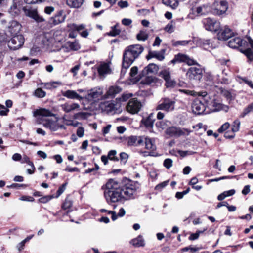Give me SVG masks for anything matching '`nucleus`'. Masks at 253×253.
<instances>
[{
  "label": "nucleus",
  "instance_id": "obj_1",
  "mask_svg": "<svg viewBox=\"0 0 253 253\" xmlns=\"http://www.w3.org/2000/svg\"><path fill=\"white\" fill-rule=\"evenodd\" d=\"M140 185L137 181H133L126 177L123 178L120 183L113 179H110L106 184L104 195L109 204L122 199L134 198L136 190Z\"/></svg>",
  "mask_w": 253,
  "mask_h": 253
},
{
  "label": "nucleus",
  "instance_id": "obj_2",
  "mask_svg": "<svg viewBox=\"0 0 253 253\" xmlns=\"http://www.w3.org/2000/svg\"><path fill=\"white\" fill-rule=\"evenodd\" d=\"M247 41L239 37L231 39L228 42V46L232 48L240 47V51L248 58L249 61L253 62V40L247 37Z\"/></svg>",
  "mask_w": 253,
  "mask_h": 253
},
{
  "label": "nucleus",
  "instance_id": "obj_3",
  "mask_svg": "<svg viewBox=\"0 0 253 253\" xmlns=\"http://www.w3.org/2000/svg\"><path fill=\"white\" fill-rule=\"evenodd\" d=\"M142 52V47L140 45H132L127 47L123 53L122 68L128 69Z\"/></svg>",
  "mask_w": 253,
  "mask_h": 253
},
{
  "label": "nucleus",
  "instance_id": "obj_4",
  "mask_svg": "<svg viewBox=\"0 0 253 253\" xmlns=\"http://www.w3.org/2000/svg\"><path fill=\"white\" fill-rule=\"evenodd\" d=\"M12 36L13 37L8 42V46L10 49L16 50L21 48L23 45L24 38L21 34Z\"/></svg>",
  "mask_w": 253,
  "mask_h": 253
},
{
  "label": "nucleus",
  "instance_id": "obj_5",
  "mask_svg": "<svg viewBox=\"0 0 253 253\" xmlns=\"http://www.w3.org/2000/svg\"><path fill=\"white\" fill-rule=\"evenodd\" d=\"M191 131L186 128H180L175 126H170L167 128L165 133L170 137H178L182 135H188Z\"/></svg>",
  "mask_w": 253,
  "mask_h": 253
},
{
  "label": "nucleus",
  "instance_id": "obj_6",
  "mask_svg": "<svg viewBox=\"0 0 253 253\" xmlns=\"http://www.w3.org/2000/svg\"><path fill=\"white\" fill-rule=\"evenodd\" d=\"M228 3L225 0L216 1L212 5V12L214 15H221L228 9Z\"/></svg>",
  "mask_w": 253,
  "mask_h": 253
},
{
  "label": "nucleus",
  "instance_id": "obj_7",
  "mask_svg": "<svg viewBox=\"0 0 253 253\" xmlns=\"http://www.w3.org/2000/svg\"><path fill=\"white\" fill-rule=\"evenodd\" d=\"M162 103L156 107V110H164L167 112L173 111L174 109L175 101L168 98H165L161 100Z\"/></svg>",
  "mask_w": 253,
  "mask_h": 253
},
{
  "label": "nucleus",
  "instance_id": "obj_8",
  "mask_svg": "<svg viewBox=\"0 0 253 253\" xmlns=\"http://www.w3.org/2000/svg\"><path fill=\"white\" fill-rule=\"evenodd\" d=\"M203 23L207 30L216 32L220 29V23L214 19L206 18L203 20Z\"/></svg>",
  "mask_w": 253,
  "mask_h": 253
},
{
  "label": "nucleus",
  "instance_id": "obj_9",
  "mask_svg": "<svg viewBox=\"0 0 253 253\" xmlns=\"http://www.w3.org/2000/svg\"><path fill=\"white\" fill-rule=\"evenodd\" d=\"M24 14L33 19H34L37 22H41L43 21L44 19L40 16L36 9L32 8L30 6H26L22 7Z\"/></svg>",
  "mask_w": 253,
  "mask_h": 253
},
{
  "label": "nucleus",
  "instance_id": "obj_10",
  "mask_svg": "<svg viewBox=\"0 0 253 253\" xmlns=\"http://www.w3.org/2000/svg\"><path fill=\"white\" fill-rule=\"evenodd\" d=\"M202 75L203 69L199 65H198V67H190L186 73L187 77L190 79H201Z\"/></svg>",
  "mask_w": 253,
  "mask_h": 253
},
{
  "label": "nucleus",
  "instance_id": "obj_11",
  "mask_svg": "<svg viewBox=\"0 0 253 253\" xmlns=\"http://www.w3.org/2000/svg\"><path fill=\"white\" fill-rule=\"evenodd\" d=\"M142 106L140 102L136 98L130 99L126 105V110L128 112L135 114L138 113Z\"/></svg>",
  "mask_w": 253,
  "mask_h": 253
},
{
  "label": "nucleus",
  "instance_id": "obj_12",
  "mask_svg": "<svg viewBox=\"0 0 253 253\" xmlns=\"http://www.w3.org/2000/svg\"><path fill=\"white\" fill-rule=\"evenodd\" d=\"M192 112L197 115H201L206 109L205 105L199 99L194 100L191 105Z\"/></svg>",
  "mask_w": 253,
  "mask_h": 253
},
{
  "label": "nucleus",
  "instance_id": "obj_13",
  "mask_svg": "<svg viewBox=\"0 0 253 253\" xmlns=\"http://www.w3.org/2000/svg\"><path fill=\"white\" fill-rule=\"evenodd\" d=\"M220 31L218 33V39L219 40L226 41L233 36V32L227 26L220 28Z\"/></svg>",
  "mask_w": 253,
  "mask_h": 253
},
{
  "label": "nucleus",
  "instance_id": "obj_14",
  "mask_svg": "<svg viewBox=\"0 0 253 253\" xmlns=\"http://www.w3.org/2000/svg\"><path fill=\"white\" fill-rule=\"evenodd\" d=\"M186 62L188 65L197 64L196 61L190 59L187 56L180 53L175 55L173 59L170 61V63L175 64L176 62Z\"/></svg>",
  "mask_w": 253,
  "mask_h": 253
},
{
  "label": "nucleus",
  "instance_id": "obj_15",
  "mask_svg": "<svg viewBox=\"0 0 253 253\" xmlns=\"http://www.w3.org/2000/svg\"><path fill=\"white\" fill-rule=\"evenodd\" d=\"M102 90L100 88H94L91 89L85 98L89 101H96L102 96Z\"/></svg>",
  "mask_w": 253,
  "mask_h": 253
},
{
  "label": "nucleus",
  "instance_id": "obj_16",
  "mask_svg": "<svg viewBox=\"0 0 253 253\" xmlns=\"http://www.w3.org/2000/svg\"><path fill=\"white\" fill-rule=\"evenodd\" d=\"M122 139H123L122 142H126L128 146H137L142 143V137L141 136L139 137V140L137 139L136 136L124 137Z\"/></svg>",
  "mask_w": 253,
  "mask_h": 253
},
{
  "label": "nucleus",
  "instance_id": "obj_17",
  "mask_svg": "<svg viewBox=\"0 0 253 253\" xmlns=\"http://www.w3.org/2000/svg\"><path fill=\"white\" fill-rule=\"evenodd\" d=\"M97 71L100 77H105V76L111 73V70L109 64L106 63H101L97 67Z\"/></svg>",
  "mask_w": 253,
  "mask_h": 253
},
{
  "label": "nucleus",
  "instance_id": "obj_18",
  "mask_svg": "<svg viewBox=\"0 0 253 253\" xmlns=\"http://www.w3.org/2000/svg\"><path fill=\"white\" fill-rule=\"evenodd\" d=\"M21 25L16 21L12 20L9 22L8 25V32L11 36L17 35L21 29Z\"/></svg>",
  "mask_w": 253,
  "mask_h": 253
},
{
  "label": "nucleus",
  "instance_id": "obj_19",
  "mask_svg": "<svg viewBox=\"0 0 253 253\" xmlns=\"http://www.w3.org/2000/svg\"><path fill=\"white\" fill-rule=\"evenodd\" d=\"M34 115L36 117H39L38 119L42 120L43 117L55 116V115L52 113L50 110L42 108L37 109L34 111Z\"/></svg>",
  "mask_w": 253,
  "mask_h": 253
},
{
  "label": "nucleus",
  "instance_id": "obj_20",
  "mask_svg": "<svg viewBox=\"0 0 253 253\" xmlns=\"http://www.w3.org/2000/svg\"><path fill=\"white\" fill-rule=\"evenodd\" d=\"M166 50L162 49L160 51H149L148 55L146 56L147 60L152 58H156L159 61H162L165 58L164 54Z\"/></svg>",
  "mask_w": 253,
  "mask_h": 253
},
{
  "label": "nucleus",
  "instance_id": "obj_21",
  "mask_svg": "<svg viewBox=\"0 0 253 253\" xmlns=\"http://www.w3.org/2000/svg\"><path fill=\"white\" fill-rule=\"evenodd\" d=\"M154 121L155 118L153 113H151L145 120H143V125L150 132H152Z\"/></svg>",
  "mask_w": 253,
  "mask_h": 253
},
{
  "label": "nucleus",
  "instance_id": "obj_22",
  "mask_svg": "<svg viewBox=\"0 0 253 253\" xmlns=\"http://www.w3.org/2000/svg\"><path fill=\"white\" fill-rule=\"evenodd\" d=\"M57 120L53 121L51 119H45L43 123L44 127L49 128L51 131H55L58 130L56 126Z\"/></svg>",
  "mask_w": 253,
  "mask_h": 253
},
{
  "label": "nucleus",
  "instance_id": "obj_23",
  "mask_svg": "<svg viewBox=\"0 0 253 253\" xmlns=\"http://www.w3.org/2000/svg\"><path fill=\"white\" fill-rule=\"evenodd\" d=\"M63 96L72 99L81 100L83 97L79 95L75 91L68 90L63 93Z\"/></svg>",
  "mask_w": 253,
  "mask_h": 253
},
{
  "label": "nucleus",
  "instance_id": "obj_24",
  "mask_svg": "<svg viewBox=\"0 0 253 253\" xmlns=\"http://www.w3.org/2000/svg\"><path fill=\"white\" fill-rule=\"evenodd\" d=\"M84 0H66L67 4L71 8H78L81 6Z\"/></svg>",
  "mask_w": 253,
  "mask_h": 253
},
{
  "label": "nucleus",
  "instance_id": "obj_25",
  "mask_svg": "<svg viewBox=\"0 0 253 253\" xmlns=\"http://www.w3.org/2000/svg\"><path fill=\"white\" fill-rule=\"evenodd\" d=\"M19 3V2H14L12 5L11 6L9 11L12 15L15 16L19 14L21 8Z\"/></svg>",
  "mask_w": 253,
  "mask_h": 253
},
{
  "label": "nucleus",
  "instance_id": "obj_26",
  "mask_svg": "<svg viewBox=\"0 0 253 253\" xmlns=\"http://www.w3.org/2000/svg\"><path fill=\"white\" fill-rule=\"evenodd\" d=\"M79 107L80 106L77 103H65L62 105V108L63 110L67 113L73 111L76 109L79 108Z\"/></svg>",
  "mask_w": 253,
  "mask_h": 253
},
{
  "label": "nucleus",
  "instance_id": "obj_27",
  "mask_svg": "<svg viewBox=\"0 0 253 253\" xmlns=\"http://www.w3.org/2000/svg\"><path fill=\"white\" fill-rule=\"evenodd\" d=\"M101 107L106 112H110L114 110L115 104L112 102L106 101L102 104Z\"/></svg>",
  "mask_w": 253,
  "mask_h": 253
},
{
  "label": "nucleus",
  "instance_id": "obj_28",
  "mask_svg": "<svg viewBox=\"0 0 253 253\" xmlns=\"http://www.w3.org/2000/svg\"><path fill=\"white\" fill-rule=\"evenodd\" d=\"M121 88L117 86H112L109 87L108 90L107 92L108 96L111 97H114V96L121 91Z\"/></svg>",
  "mask_w": 253,
  "mask_h": 253
},
{
  "label": "nucleus",
  "instance_id": "obj_29",
  "mask_svg": "<svg viewBox=\"0 0 253 253\" xmlns=\"http://www.w3.org/2000/svg\"><path fill=\"white\" fill-rule=\"evenodd\" d=\"M145 69L148 74H155L158 72L159 67L155 64L150 63L145 68Z\"/></svg>",
  "mask_w": 253,
  "mask_h": 253
},
{
  "label": "nucleus",
  "instance_id": "obj_30",
  "mask_svg": "<svg viewBox=\"0 0 253 253\" xmlns=\"http://www.w3.org/2000/svg\"><path fill=\"white\" fill-rule=\"evenodd\" d=\"M134 247H140L142 246V236L139 235L137 238L133 239L130 242Z\"/></svg>",
  "mask_w": 253,
  "mask_h": 253
},
{
  "label": "nucleus",
  "instance_id": "obj_31",
  "mask_svg": "<svg viewBox=\"0 0 253 253\" xmlns=\"http://www.w3.org/2000/svg\"><path fill=\"white\" fill-rule=\"evenodd\" d=\"M145 148L148 150H154L156 149V146L154 144V141L152 139L145 138Z\"/></svg>",
  "mask_w": 253,
  "mask_h": 253
},
{
  "label": "nucleus",
  "instance_id": "obj_32",
  "mask_svg": "<svg viewBox=\"0 0 253 253\" xmlns=\"http://www.w3.org/2000/svg\"><path fill=\"white\" fill-rule=\"evenodd\" d=\"M159 76L164 79H170V71L169 68L164 69L159 73Z\"/></svg>",
  "mask_w": 253,
  "mask_h": 253
},
{
  "label": "nucleus",
  "instance_id": "obj_33",
  "mask_svg": "<svg viewBox=\"0 0 253 253\" xmlns=\"http://www.w3.org/2000/svg\"><path fill=\"white\" fill-rule=\"evenodd\" d=\"M173 0H162V3L166 6H169L173 9H175L178 5V2L175 0L173 3H172Z\"/></svg>",
  "mask_w": 253,
  "mask_h": 253
},
{
  "label": "nucleus",
  "instance_id": "obj_34",
  "mask_svg": "<svg viewBox=\"0 0 253 253\" xmlns=\"http://www.w3.org/2000/svg\"><path fill=\"white\" fill-rule=\"evenodd\" d=\"M61 83L59 82H51L44 84V87L46 89H51L57 87V85L60 84Z\"/></svg>",
  "mask_w": 253,
  "mask_h": 253
},
{
  "label": "nucleus",
  "instance_id": "obj_35",
  "mask_svg": "<svg viewBox=\"0 0 253 253\" xmlns=\"http://www.w3.org/2000/svg\"><path fill=\"white\" fill-rule=\"evenodd\" d=\"M62 11H60L58 15H56L54 18L55 24L61 23L64 21L65 15H62Z\"/></svg>",
  "mask_w": 253,
  "mask_h": 253
},
{
  "label": "nucleus",
  "instance_id": "obj_36",
  "mask_svg": "<svg viewBox=\"0 0 253 253\" xmlns=\"http://www.w3.org/2000/svg\"><path fill=\"white\" fill-rule=\"evenodd\" d=\"M116 153H117V152L116 150H110L108 152L107 157H108L109 159H110V160H113L114 161H118L119 158L115 156Z\"/></svg>",
  "mask_w": 253,
  "mask_h": 253
},
{
  "label": "nucleus",
  "instance_id": "obj_37",
  "mask_svg": "<svg viewBox=\"0 0 253 253\" xmlns=\"http://www.w3.org/2000/svg\"><path fill=\"white\" fill-rule=\"evenodd\" d=\"M172 45L174 46H178L179 45L184 46V45L188 44L189 43L190 41H187V40L177 41H172Z\"/></svg>",
  "mask_w": 253,
  "mask_h": 253
},
{
  "label": "nucleus",
  "instance_id": "obj_38",
  "mask_svg": "<svg viewBox=\"0 0 253 253\" xmlns=\"http://www.w3.org/2000/svg\"><path fill=\"white\" fill-rule=\"evenodd\" d=\"M240 126V122L239 120H236L234 121L233 125H232V131L233 132H237L239 130Z\"/></svg>",
  "mask_w": 253,
  "mask_h": 253
},
{
  "label": "nucleus",
  "instance_id": "obj_39",
  "mask_svg": "<svg viewBox=\"0 0 253 253\" xmlns=\"http://www.w3.org/2000/svg\"><path fill=\"white\" fill-rule=\"evenodd\" d=\"M207 7L205 5L199 6L196 8V12L200 15H204L207 12Z\"/></svg>",
  "mask_w": 253,
  "mask_h": 253
},
{
  "label": "nucleus",
  "instance_id": "obj_40",
  "mask_svg": "<svg viewBox=\"0 0 253 253\" xmlns=\"http://www.w3.org/2000/svg\"><path fill=\"white\" fill-rule=\"evenodd\" d=\"M165 85L167 87L177 88V80H166Z\"/></svg>",
  "mask_w": 253,
  "mask_h": 253
},
{
  "label": "nucleus",
  "instance_id": "obj_41",
  "mask_svg": "<svg viewBox=\"0 0 253 253\" xmlns=\"http://www.w3.org/2000/svg\"><path fill=\"white\" fill-rule=\"evenodd\" d=\"M46 93L41 88L37 89L34 92V95L39 98H43L45 96Z\"/></svg>",
  "mask_w": 253,
  "mask_h": 253
},
{
  "label": "nucleus",
  "instance_id": "obj_42",
  "mask_svg": "<svg viewBox=\"0 0 253 253\" xmlns=\"http://www.w3.org/2000/svg\"><path fill=\"white\" fill-rule=\"evenodd\" d=\"M54 197L53 195L44 196L40 198L39 199V202L42 203H46Z\"/></svg>",
  "mask_w": 253,
  "mask_h": 253
},
{
  "label": "nucleus",
  "instance_id": "obj_43",
  "mask_svg": "<svg viewBox=\"0 0 253 253\" xmlns=\"http://www.w3.org/2000/svg\"><path fill=\"white\" fill-rule=\"evenodd\" d=\"M67 184V183H65L59 187L56 192V195L55 196L56 198H58V197H59L64 192L66 189Z\"/></svg>",
  "mask_w": 253,
  "mask_h": 253
},
{
  "label": "nucleus",
  "instance_id": "obj_44",
  "mask_svg": "<svg viewBox=\"0 0 253 253\" xmlns=\"http://www.w3.org/2000/svg\"><path fill=\"white\" fill-rule=\"evenodd\" d=\"M71 28L73 30H76L78 32H80L81 30H83L85 29V25L84 24H80L78 25L76 24H73L71 25Z\"/></svg>",
  "mask_w": 253,
  "mask_h": 253
},
{
  "label": "nucleus",
  "instance_id": "obj_45",
  "mask_svg": "<svg viewBox=\"0 0 253 253\" xmlns=\"http://www.w3.org/2000/svg\"><path fill=\"white\" fill-rule=\"evenodd\" d=\"M72 206V202L69 200L66 199L62 205V208L64 210L68 209Z\"/></svg>",
  "mask_w": 253,
  "mask_h": 253
},
{
  "label": "nucleus",
  "instance_id": "obj_46",
  "mask_svg": "<svg viewBox=\"0 0 253 253\" xmlns=\"http://www.w3.org/2000/svg\"><path fill=\"white\" fill-rule=\"evenodd\" d=\"M128 155L125 152H121L120 154V158L121 162L122 163H123L124 164H126V163L127 161V160L128 159Z\"/></svg>",
  "mask_w": 253,
  "mask_h": 253
},
{
  "label": "nucleus",
  "instance_id": "obj_47",
  "mask_svg": "<svg viewBox=\"0 0 253 253\" xmlns=\"http://www.w3.org/2000/svg\"><path fill=\"white\" fill-rule=\"evenodd\" d=\"M120 30L116 28V26H114L111 31L108 33V35L111 36H116L119 35Z\"/></svg>",
  "mask_w": 253,
  "mask_h": 253
},
{
  "label": "nucleus",
  "instance_id": "obj_48",
  "mask_svg": "<svg viewBox=\"0 0 253 253\" xmlns=\"http://www.w3.org/2000/svg\"><path fill=\"white\" fill-rule=\"evenodd\" d=\"M172 162L173 161L171 159H166L164 161V166L168 169H169L172 167Z\"/></svg>",
  "mask_w": 253,
  "mask_h": 253
},
{
  "label": "nucleus",
  "instance_id": "obj_49",
  "mask_svg": "<svg viewBox=\"0 0 253 253\" xmlns=\"http://www.w3.org/2000/svg\"><path fill=\"white\" fill-rule=\"evenodd\" d=\"M22 83V80L17 81L16 83H13V81L8 84V87L13 89L15 87H18Z\"/></svg>",
  "mask_w": 253,
  "mask_h": 253
},
{
  "label": "nucleus",
  "instance_id": "obj_50",
  "mask_svg": "<svg viewBox=\"0 0 253 253\" xmlns=\"http://www.w3.org/2000/svg\"><path fill=\"white\" fill-rule=\"evenodd\" d=\"M230 126V124L228 122H226L223 124L218 129V131L219 133H222L223 131H225Z\"/></svg>",
  "mask_w": 253,
  "mask_h": 253
},
{
  "label": "nucleus",
  "instance_id": "obj_51",
  "mask_svg": "<svg viewBox=\"0 0 253 253\" xmlns=\"http://www.w3.org/2000/svg\"><path fill=\"white\" fill-rule=\"evenodd\" d=\"M168 182L169 181H165L158 184L156 186L155 189L157 190L161 191L163 188L167 185Z\"/></svg>",
  "mask_w": 253,
  "mask_h": 253
},
{
  "label": "nucleus",
  "instance_id": "obj_52",
  "mask_svg": "<svg viewBox=\"0 0 253 253\" xmlns=\"http://www.w3.org/2000/svg\"><path fill=\"white\" fill-rule=\"evenodd\" d=\"M222 93L223 95L225 96L227 100H231L232 99V95L230 91L225 90H222Z\"/></svg>",
  "mask_w": 253,
  "mask_h": 253
},
{
  "label": "nucleus",
  "instance_id": "obj_53",
  "mask_svg": "<svg viewBox=\"0 0 253 253\" xmlns=\"http://www.w3.org/2000/svg\"><path fill=\"white\" fill-rule=\"evenodd\" d=\"M203 231H197L195 233H193L190 235V236L189 237V239L190 240H194L198 238L200 234L202 233Z\"/></svg>",
  "mask_w": 253,
  "mask_h": 253
},
{
  "label": "nucleus",
  "instance_id": "obj_54",
  "mask_svg": "<svg viewBox=\"0 0 253 253\" xmlns=\"http://www.w3.org/2000/svg\"><path fill=\"white\" fill-rule=\"evenodd\" d=\"M7 42V36L4 33H0V45Z\"/></svg>",
  "mask_w": 253,
  "mask_h": 253
},
{
  "label": "nucleus",
  "instance_id": "obj_55",
  "mask_svg": "<svg viewBox=\"0 0 253 253\" xmlns=\"http://www.w3.org/2000/svg\"><path fill=\"white\" fill-rule=\"evenodd\" d=\"M200 248H198V247H192L191 246H188V247H186L183 248L182 249V251L186 252V251L190 250L191 251H192V252H196V251H199L200 250Z\"/></svg>",
  "mask_w": 253,
  "mask_h": 253
},
{
  "label": "nucleus",
  "instance_id": "obj_56",
  "mask_svg": "<svg viewBox=\"0 0 253 253\" xmlns=\"http://www.w3.org/2000/svg\"><path fill=\"white\" fill-rule=\"evenodd\" d=\"M235 132H233L232 131H226L224 134V137L228 139H232L234 138L235 135L234 134Z\"/></svg>",
  "mask_w": 253,
  "mask_h": 253
},
{
  "label": "nucleus",
  "instance_id": "obj_57",
  "mask_svg": "<svg viewBox=\"0 0 253 253\" xmlns=\"http://www.w3.org/2000/svg\"><path fill=\"white\" fill-rule=\"evenodd\" d=\"M132 96V94L131 93H128V94H122L120 100L121 101H126L128 98L131 97Z\"/></svg>",
  "mask_w": 253,
  "mask_h": 253
},
{
  "label": "nucleus",
  "instance_id": "obj_58",
  "mask_svg": "<svg viewBox=\"0 0 253 253\" xmlns=\"http://www.w3.org/2000/svg\"><path fill=\"white\" fill-rule=\"evenodd\" d=\"M65 171L69 172H79V169L77 167L74 168H71L69 167H67L65 169H64Z\"/></svg>",
  "mask_w": 253,
  "mask_h": 253
},
{
  "label": "nucleus",
  "instance_id": "obj_59",
  "mask_svg": "<svg viewBox=\"0 0 253 253\" xmlns=\"http://www.w3.org/2000/svg\"><path fill=\"white\" fill-rule=\"evenodd\" d=\"M118 5L121 8L127 7L128 6V3L126 1H121L118 3Z\"/></svg>",
  "mask_w": 253,
  "mask_h": 253
},
{
  "label": "nucleus",
  "instance_id": "obj_60",
  "mask_svg": "<svg viewBox=\"0 0 253 253\" xmlns=\"http://www.w3.org/2000/svg\"><path fill=\"white\" fill-rule=\"evenodd\" d=\"M252 111V109L250 108L249 105L246 108L244 109V111L242 114L241 115V117H244L247 114L249 113Z\"/></svg>",
  "mask_w": 253,
  "mask_h": 253
},
{
  "label": "nucleus",
  "instance_id": "obj_61",
  "mask_svg": "<svg viewBox=\"0 0 253 253\" xmlns=\"http://www.w3.org/2000/svg\"><path fill=\"white\" fill-rule=\"evenodd\" d=\"M77 135L79 137H82L84 135V129L82 127H80L77 129Z\"/></svg>",
  "mask_w": 253,
  "mask_h": 253
},
{
  "label": "nucleus",
  "instance_id": "obj_62",
  "mask_svg": "<svg viewBox=\"0 0 253 253\" xmlns=\"http://www.w3.org/2000/svg\"><path fill=\"white\" fill-rule=\"evenodd\" d=\"M71 48L74 50H78L80 48V45L77 42H72L70 45Z\"/></svg>",
  "mask_w": 253,
  "mask_h": 253
},
{
  "label": "nucleus",
  "instance_id": "obj_63",
  "mask_svg": "<svg viewBox=\"0 0 253 253\" xmlns=\"http://www.w3.org/2000/svg\"><path fill=\"white\" fill-rule=\"evenodd\" d=\"M138 72V68L136 66H134L131 68L130 72V75L131 77H133L135 76Z\"/></svg>",
  "mask_w": 253,
  "mask_h": 253
},
{
  "label": "nucleus",
  "instance_id": "obj_64",
  "mask_svg": "<svg viewBox=\"0 0 253 253\" xmlns=\"http://www.w3.org/2000/svg\"><path fill=\"white\" fill-rule=\"evenodd\" d=\"M54 10V8L52 6H47L44 9V12L47 14H50Z\"/></svg>",
  "mask_w": 253,
  "mask_h": 253
}]
</instances>
